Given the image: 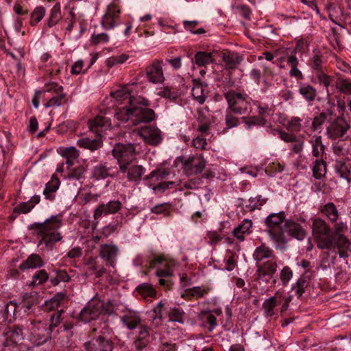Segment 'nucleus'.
Masks as SVG:
<instances>
[{
  "mask_svg": "<svg viewBox=\"0 0 351 351\" xmlns=\"http://www.w3.org/2000/svg\"><path fill=\"white\" fill-rule=\"evenodd\" d=\"M62 224L61 215H53L43 223L32 224V228L38 236L41 237L38 245H45V248L47 250H52L55 244L62 239V236L59 232Z\"/></svg>",
  "mask_w": 351,
  "mask_h": 351,
  "instance_id": "nucleus-1",
  "label": "nucleus"
},
{
  "mask_svg": "<svg viewBox=\"0 0 351 351\" xmlns=\"http://www.w3.org/2000/svg\"><path fill=\"white\" fill-rule=\"evenodd\" d=\"M286 220V215L283 211L271 213L265 219V224L267 226L265 232L276 246H280L287 243V239L285 235H283L282 230Z\"/></svg>",
  "mask_w": 351,
  "mask_h": 351,
  "instance_id": "nucleus-2",
  "label": "nucleus"
},
{
  "mask_svg": "<svg viewBox=\"0 0 351 351\" xmlns=\"http://www.w3.org/2000/svg\"><path fill=\"white\" fill-rule=\"evenodd\" d=\"M312 232L319 249L332 250L335 252L332 232L324 219L316 218L313 220Z\"/></svg>",
  "mask_w": 351,
  "mask_h": 351,
  "instance_id": "nucleus-3",
  "label": "nucleus"
},
{
  "mask_svg": "<svg viewBox=\"0 0 351 351\" xmlns=\"http://www.w3.org/2000/svg\"><path fill=\"white\" fill-rule=\"evenodd\" d=\"M130 105H132V125L151 122L154 119L155 112L152 109L147 108L149 102L145 98L141 96L131 98Z\"/></svg>",
  "mask_w": 351,
  "mask_h": 351,
  "instance_id": "nucleus-4",
  "label": "nucleus"
},
{
  "mask_svg": "<svg viewBox=\"0 0 351 351\" xmlns=\"http://www.w3.org/2000/svg\"><path fill=\"white\" fill-rule=\"evenodd\" d=\"M27 339L34 346H40L51 339V332L47 323L33 320L27 324Z\"/></svg>",
  "mask_w": 351,
  "mask_h": 351,
  "instance_id": "nucleus-5",
  "label": "nucleus"
},
{
  "mask_svg": "<svg viewBox=\"0 0 351 351\" xmlns=\"http://www.w3.org/2000/svg\"><path fill=\"white\" fill-rule=\"evenodd\" d=\"M112 308L110 302L105 304L103 301L93 298L81 311L79 318L84 322H88L97 319L101 314H110Z\"/></svg>",
  "mask_w": 351,
  "mask_h": 351,
  "instance_id": "nucleus-6",
  "label": "nucleus"
},
{
  "mask_svg": "<svg viewBox=\"0 0 351 351\" xmlns=\"http://www.w3.org/2000/svg\"><path fill=\"white\" fill-rule=\"evenodd\" d=\"M112 155L117 160L121 171L125 173L128 166L136 157L134 145L132 143H117L112 149Z\"/></svg>",
  "mask_w": 351,
  "mask_h": 351,
  "instance_id": "nucleus-7",
  "label": "nucleus"
},
{
  "mask_svg": "<svg viewBox=\"0 0 351 351\" xmlns=\"http://www.w3.org/2000/svg\"><path fill=\"white\" fill-rule=\"evenodd\" d=\"M228 110L237 114H244L250 111L251 103L246 95L234 90H229L224 95Z\"/></svg>",
  "mask_w": 351,
  "mask_h": 351,
  "instance_id": "nucleus-8",
  "label": "nucleus"
},
{
  "mask_svg": "<svg viewBox=\"0 0 351 351\" xmlns=\"http://www.w3.org/2000/svg\"><path fill=\"white\" fill-rule=\"evenodd\" d=\"M347 230V225L343 222L336 223L335 231L332 232V238L335 244V250H338V254L341 258L348 257V251L350 250L351 243L349 239L343 234Z\"/></svg>",
  "mask_w": 351,
  "mask_h": 351,
  "instance_id": "nucleus-9",
  "label": "nucleus"
},
{
  "mask_svg": "<svg viewBox=\"0 0 351 351\" xmlns=\"http://www.w3.org/2000/svg\"><path fill=\"white\" fill-rule=\"evenodd\" d=\"M350 128V123H348L343 117H334L332 114V119H330L326 127V135L332 140L342 138Z\"/></svg>",
  "mask_w": 351,
  "mask_h": 351,
  "instance_id": "nucleus-10",
  "label": "nucleus"
},
{
  "mask_svg": "<svg viewBox=\"0 0 351 351\" xmlns=\"http://www.w3.org/2000/svg\"><path fill=\"white\" fill-rule=\"evenodd\" d=\"M182 165V169L187 176L195 175L201 173L205 168L206 162L199 156H193L189 158L181 156L177 158Z\"/></svg>",
  "mask_w": 351,
  "mask_h": 351,
  "instance_id": "nucleus-11",
  "label": "nucleus"
},
{
  "mask_svg": "<svg viewBox=\"0 0 351 351\" xmlns=\"http://www.w3.org/2000/svg\"><path fill=\"white\" fill-rule=\"evenodd\" d=\"M150 267L157 269L156 275L160 278L159 283L160 285H165L167 282L164 278L173 276V270L170 264L164 256L154 258L150 262Z\"/></svg>",
  "mask_w": 351,
  "mask_h": 351,
  "instance_id": "nucleus-12",
  "label": "nucleus"
},
{
  "mask_svg": "<svg viewBox=\"0 0 351 351\" xmlns=\"http://www.w3.org/2000/svg\"><path fill=\"white\" fill-rule=\"evenodd\" d=\"M277 267L276 256L263 263H256V279L268 282L276 273Z\"/></svg>",
  "mask_w": 351,
  "mask_h": 351,
  "instance_id": "nucleus-13",
  "label": "nucleus"
},
{
  "mask_svg": "<svg viewBox=\"0 0 351 351\" xmlns=\"http://www.w3.org/2000/svg\"><path fill=\"white\" fill-rule=\"evenodd\" d=\"M138 134L145 143L152 146L158 145L162 139L160 130L153 125L141 128L138 131Z\"/></svg>",
  "mask_w": 351,
  "mask_h": 351,
  "instance_id": "nucleus-14",
  "label": "nucleus"
},
{
  "mask_svg": "<svg viewBox=\"0 0 351 351\" xmlns=\"http://www.w3.org/2000/svg\"><path fill=\"white\" fill-rule=\"evenodd\" d=\"M86 351H112L114 343L106 337L99 336L84 344Z\"/></svg>",
  "mask_w": 351,
  "mask_h": 351,
  "instance_id": "nucleus-15",
  "label": "nucleus"
},
{
  "mask_svg": "<svg viewBox=\"0 0 351 351\" xmlns=\"http://www.w3.org/2000/svg\"><path fill=\"white\" fill-rule=\"evenodd\" d=\"M121 13V7L108 5L101 19V26L105 29H112L117 24Z\"/></svg>",
  "mask_w": 351,
  "mask_h": 351,
  "instance_id": "nucleus-16",
  "label": "nucleus"
},
{
  "mask_svg": "<svg viewBox=\"0 0 351 351\" xmlns=\"http://www.w3.org/2000/svg\"><path fill=\"white\" fill-rule=\"evenodd\" d=\"M122 206L123 204L119 200H111L106 204H101L94 211V219L98 220L103 215L116 214L121 209Z\"/></svg>",
  "mask_w": 351,
  "mask_h": 351,
  "instance_id": "nucleus-17",
  "label": "nucleus"
},
{
  "mask_svg": "<svg viewBox=\"0 0 351 351\" xmlns=\"http://www.w3.org/2000/svg\"><path fill=\"white\" fill-rule=\"evenodd\" d=\"M162 64V61L156 59L146 67L145 73L149 82L156 84L165 80Z\"/></svg>",
  "mask_w": 351,
  "mask_h": 351,
  "instance_id": "nucleus-18",
  "label": "nucleus"
},
{
  "mask_svg": "<svg viewBox=\"0 0 351 351\" xmlns=\"http://www.w3.org/2000/svg\"><path fill=\"white\" fill-rule=\"evenodd\" d=\"M119 248L114 244H102L99 248V256L107 266L114 267L117 261Z\"/></svg>",
  "mask_w": 351,
  "mask_h": 351,
  "instance_id": "nucleus-19",
  "label": "nucleus"
},
{
  "mask_svg": "<svg viewBox=\"0 0 351 351\" xmlns=\"http://www.w3.org/2000/svg\"><path fill=\"white\" fill-rule=\"evenodd\" d=\"M283 235L287 233L291 237L302 241L306 236V231L297 221L292 219L285 221L282 228Z\"/></svg>",
  "mask_w": 351,
  "mask_h": 351,
  "instance_id": "nucleus-20",
  "label": "nucleus"
},
{
  "mask_svg": "<svg viewBox=\"0 0 351 351\" xmlns=\"http://www.w3.org/2000/svg\"><path fill=\"white\" fill-rule=\"evenodd\" d=\"M5 340L4 341L3 347H12L20 343L24 338L21 326L14 325L5 333Z\"/></svg>",
  "mask_w": 351,
  "mask_h": 351,
  "instance_id": "nucleus-21",
  "label": "nucleus"
},
{
  "mask_svg": "<svg viewBox=\"0 0 351 351\" xmlns=\"http://www.w3.org/2000/svg\"><path fill=\"white\" fill-rule=\"evenodd\" d=\"M332 149L335 155L349 158L351 157V137L348 136L346 138H339L332 144Z\"/></svg>",
  "mask_w": 351,
  "mask_h": 351,
  "instance_id": "nucleus-22",
  "label": "nucleus"
},
{
  "mask_svg": "<svg viewBox=\"0 0 351 351\" xmlns=\"http://www.w3.org/2000/svg\"><path fill=\"white\" fill-rule=\"evenodd\" d=\"M123 324L130 330L136 328L141 323V318L138 312L125 308L121 316Z\"/></svg>",
  "mask_w": 351,
  "mask_h": 351,
  "instance_id": "nucleus-23",
  "label": "nucleus"
},
{
  "mask_svg": "<svg viewBox=\"0 0 351 351\" xmlns=\"http://www.w3.org/2000/svg\"><path fill=\"white\" fill-rule=\"evenodd\" d=\"M110 125V120L104 116H97L89 122L90 131L101 136H102L101 132L109 128Z\"/></svg>",
  "mask_w": 351,
  "mask_h": 351,
  "instance_id": "nucleus-24",
  "label": "nucleus"
},
{
  "mask_svg": "<svg viewBox=\"0 0 351 351\" xmlns=\"http://www.w3.org/2000/svg\"><path fill=\"white\" fill-rule=\"evenodd\" d=\"M226 69H235L243 61V56L238 53L227 51L221 55Z\"/></svg>",
  "mask_w": 351,
  "mask_h": 351,
  "instance_id": "nucleus-25",
  "label": "nucleus"
},
{
  "mask_svg": "<svg viewBox=\"0 0 351 351\" xmlns=\"http://www.w3.org/2000/svg\"><path fill=\"white\" fill-rule=\"evenodd\" d=\"M272 64H263V76L265 77L263 83L264 84V88L265 90H267L271 86L274 85L272 81H277L276 77L278 76V73L276 71L275 66Z\"/></svg>",
  "mask_w": 351,
  "mask_h": 351,
  "instance_id": "nucleus-26",
  "label": "nucleus"
},
{
  "mask_svg": "<svg viewBox=\"0 0 351 351\" xmlns=\"http://www.w3.org/2000/svg\"><path fill=\"white\" fill-rule=\"evenodd\" d=\"M276 256L274 251L265 244H261L257 247L253 253V258L256 261V263H261L265 259L269 260Z\"/></svg>",
  "mask_w": 351,
  "mask_h": 351,
  "instance_id": "nucleus-27",
  "label": "nucleus"
},
{
  "mask_svg": "<svg viewBox=\"0 0 351 351\" xmlns=\"http://www.w3.org/2000/svg\"><path fill=\"white\" fill-rule=\"evenodd\" d=\"M77 145L80 147L95 151L102 146L101 136L97 135L95 138H90V137L82 138L77 141Z\"/></svg>",
  "mask_w": 351,
  "mask_h": 351,
  "instance_id": "nucleus-28",
  "label": "nucleus"
},
{
  "mask_svg": "<svg viewBox=\"0 0 351 351\" xmlns=\"http://www.w3.org/2000/svg\"><path fill=\"white\" fill-rule=\"evenodd\" d=\"M310 144L312 147V154L317 158H322L324 154H325V145L322 141V137L321 136L315 135L311 137L309 141Z\"/></svg>",
  "mask_w": 351,
  "mask_h": 351,
  "instance_id": "nucleus-29",
  "label": "nucleus"
},
{
  "mask_svg": "<svg viewBox=\"0 0 351 351\" xmlns=\"http://www.w3.org/2000/svg\"><path fill=\"white\" fill-rule=\"evenodd\" d=\"M282 297V294L280 291H276L274 296L269 298L263 302V309L265 316L271 317L274 315V308Z\"/></svg>",
  "mask_w": 351,
  "mask_h": 351,
  "instance_id": "nucleus-30",
  "label": "nucleus"
},
{
  "mask_svg": "<svg viewBox=\"0 0 351 351\" xmlns=\"http://www.w3.org/2000/svg\"><path fill=\"white\" fill-rule=\"evenodd\" d=\"M287 64L291 67L289 75L291 77H295L298 80L304 78L302 72L298 68L299 61L295 54L289 55L287 58Z\"/></svg>",
  "mask_w": 351,
  "mask_h": 351,
  "instance_id": "nucleus-31",
  "label": "nucleus"
},
{
  "mask_svg": "<svg viewBox=\"0 0 351 351\" xmlns=\"http://www.w3.org/2000/svg\"><path fill=\"white\" fill-rule=\"evenodd\" d=\"M60 185V180L54 175L51 177L49 182L46 184L45 189L43 191V195L49 200H53L55 198V193Z\"/></svg>",
  "mask_w": 351,
  "mask_h": 351,
  "instance_id": "nucleus-32",
  "label": "nucleus"
},
{
  "mask_svg": "<svg viewBox=\"0 0 351 351\" xmlns=\"http://www.w3.org/2000/svg\"><path fill=\"white\" fill-rule=\"evenodd\" d=\"M319 210L322 214L326 215L331 222H337L339 217V211L333 203L329 202L320 208Z\"/></svg>",
  "mask_w": 351,
  "mask_h": 351,
  "instance_id": "nucleus-33",
  "label": "nucleus"
},
{
  "mask_svg": "<svg viewBox=\"0 0 351 351\" xmlns=\"http://www.w3.org/2000/svg\"><path fill=\"white\" fill-rule=\"evenodd\" d=\"M332 112L331 110H326L322 112L319 115L314 117L312 122V128L317 131L321 128L322 124L327 121L328 123L332 119Z\"/></svg>",
  "mask_w": 351,
  "mask_h": 351,
  "instance_id": "nucleus-34",
  "label": "nucleus"
},
{
  "mask_svg": "<svg viewBox=\"0 0 351 351\" xmlns=\"http://www.w3.org/2000/svg\"><path fill=\"white\" fill-rule=\"evenodd\" d=\"M43 263L41 258L37 254H32L30 255L27 259L23 262L19 268L21 270H25L27 269H34L36 267H40L43 266Z\"/></svg>",
  "mask_w": 351,
  "mask_h": 351,
  "instance_id": "nucleus-35",
  "label": "nucleus"
},
{
  "mask_svg": "<svg viewBox=\"0 0 351 351\" xmlns=\"http://www.w3.org/2000/svg\"><path fill=\"white\" fill-rule=\"evenodd\" d=\"M64 298L65 295L62 293L56 294L51 300L45 302L43 306L44 311H51L58 308Z\"/></svg>",
  "mask_w": 351,
  "mask_h": 351,
  "instance_id": "nucleus-36",
  "label": "nucleus"
},
{
  "mask_svg": "<svg viewBox=\"0 0 351 351\" xmlns=\"http://www.w3.org/2000/svg\"><path fill=\"white\" fill-rule=\"evenodd\" d=\"M38 302L36 293H25L22 297V301L20 302L19 308H24V311L27 312Z\"/></svg>",
  "mask_w": 351,
  "mask_h": 351,
  "instance_id": "nucleus-37",
  "label": "nucleus"
},
{
  "mask_svg": "<svg viewBox=\"0 0 351 351\" xmlns=\"http://www.w3.org/2000/svg\"><path fill=\"white\" fill-rule=\"evenodd\" d=\"M195 64L198 66H206L214 62L211 53L198 51L195 55Z\"/></svg>",
  "mask_w": 351,
  "mask_h": 351,
  "instance_id": "nucleus-38",
  "label": "nucleus"
},
{
  "mask_svg": "<svg viewBox=\"0 0 351 351\" xmlns=\"http://www.w3.org/2000/svg\"><path fill=\"white\" fill-rule=\"evenodd\" d=\"M252 226V222L250 219H244L243 222L233 230V234L239 240L243 241L244 234L248 232Z\"/></svg>",
  "mask_w": 351,
  "mask_h": 351,
  "instance_id": "nucleus-39",
  "label": "nucleus"
},
{
  "mask_svg": "<svg viewBox=\"0 0 351 351\" xmlns=\"http://www.w3.org/2000/svg\"><path fill=\"white\" fill-rule=\"evenodd\" d=\"M128 173V179L130 181L138 182L141 180L143 173L144 169L140 165H129L125 171Z\"/></svg>",
  "mask_w": 351,
  "mask_h": 351,
  "instance_id": "nucleus-40",
  "label": "nucleus"
},
{
  "mask_svg": "<svg viewBox=\"0 0 351 351\" xmlns=\"http://www.w3.org/2000/svg\"><path fill=\"white\" fill-rule=\"evenodd\" d=\"M326 62L322 53L319 50H314L311 58V68L313 71L320 72L322 71L323 65Z\"/></svg>",
  "mask_w": 351,
  "mask_h": 351,
  "instance_id": "nucleus-41",
  "label": "nucleus"
},
{
  "mask_svg": "<svg viewBox=\"0 0 351 351\" xmlns=\"http://www.w3.org/2000/svg\"><path fill=\"white\" fill-rule=\"evenodd\" d=\"M67 102L68 99L66 97V93H62L54 95L47 101L45 106L46 108H56L64 106L66 104Z\"/></svg>",
  "mask_w": 351,
  "mask_h": 351,
  "instance_id": "nucleus-42",
  "label": "nucleus"
},
{
  "mask_svg": "<svg viewBox=\"0 0 351 351\" xmlns=\"http://www.w3.org/2000/svg\"><path fill=\"white\" fill-rule=\"evenodd\" d=\"M93 176L97 180L105 179L109 176H112L114 173H111V169L107 168L104 164H99L93 169Z\"/></svg>",
  "mask_w": 351,
  "mask_h": 351,
  "instance_id": "nucleus-43",
  "label": "nucleus"
},
{
  "mask_svg": "<svg viewBox=\"0 0 351 351\" xmlns=\"http://www.w3.org/2000/svg\"><path fill=\"white\" fill-rule=\"evenodd\" d=\"M299 93L308 102L313 101L317 96L316 89L314 88L311 85L306 84L300 85Z\"/></svg>",
  "mask_w": 351,
  "mask_h": 351,
  "instance_id": "nucleus-44",
  "label": "nucleus"
},
{
  "mask_svg": "<svg viewBox=\"0 0 351 351\" xmlns=\"http://www.w3.org/2000/svg\"><path fill=\"white\" fill-rule=\"evenodd\" d=\"M131 90L129 88V86L126 85L121 88L111 93V96L113 97L116 100L123 101L124 100H128L129 106H130V99L135 98L134 96H131Z\"/></svg>",
  "mask_w": 351,
  "mask_h": 351,
  "instance_id": "nucleus-45",
  "label": "nucleus"
},
{
  "mask_svg": "<svg viewBox=\"0 0 351 351\" xmlns=\"http://www.w3.org/2000/svg\"><path fill=\"white\" fill-rule=\"evenodd\" d=\"M62 19L60 4L56 3L52 8L47 22V26L52 27Z\"/></svg>",
  "mask_w": 351,
  "mask_h": 351,
  "instance_id": "nucleus-46",
  "label": "nucleus"
},
{
  "mask_svg": "<svg viewBox=\"0 0 351 351\" xmlns=\"http://www.w3.org/2000/svg\"><path fill=\"white\" fill-rule=\"evenodd\" d=\"M326 173V163L323 158H317L313 167V175L315 178L320 179Z\"/></svg>",
  "mask_w": 351,
  "mask_h": 351,
  "instance_id": "nucleus-47",
  "label": "nucleus"
},
{
  "mask_svg": "<svg viewBox=\"0 0 351 351\" xmlns=\"http://www.w3.org/2000/svg\"><path fill=\"white\" fill-rule=\"evenodd\" d=\"M165 304L162 301L159 302L157 305L153 308L152 313V324L156 326H158L162 324V311L164 308Z\"/></svg>",
  "mask_w": 351,
  "mask_h": 351,
  "instance_id": "nucleus-48",
  "label": "nucleus"
},
{
  "mask_svg": "<svg viewBox=\"0 0 351 351\" xmlns=\"http://www.w3.org/2000/svg\"><path fill=\"white\" fill-rule=\"evenodd\" d=\"M192 95L193 98L200 104H202L206 99V95L203 86L199 82H195L192 88Z\"/></svg>",
  "mask_w": 351,
  "mask_h": 351,
  "instance_id": "nucleus-49",
  "label": "nucleus"
},
{
  "mask_svg": "<svg viewBox=\"0 0 351 351\" xmlns=\"http://www.w3.org/2000/svg\"><path fill=\"white\" fill-rule=\"evenodd\" d=\"M139 294L145 299L147 298H154L156 296V291L152 285L143 283L136 288Z\"/></svg>",
  "mask_w": 351,
  "mask_h": 351,
  "instance_id": "nucleus-50",
  "label": "nucleus"
},
{
  "mask_svg": "<svg viewBox=\"0 0 351 351\" xmlns=\"http://www.w3.org/2000/svg\"><path fill=\"white\" fill-rule=\"evenodd\" d=\"M335 169L341 178L347 180L348 182L350 181V171L345 162L342 160H337Z\"/></svg>",
  "mask_w": 351,
  "mask_h": 351,
  "instance_id": "nucleus-51",
  "label": "nucleus"
},
{
  "mask_svg": "<svg viewBox=\"0 0 351 351\" xmlns=\"http://www.w3.org/2000/svg\"><path fill=\"white\" fill-rule=\"evenodd\" d=\"M132 105L128 108H119L115 113L117 119L123 122H129L132 124Z\"/></svg>",
  "mask_w": 351,
  "mask_h": 351,
  "instance_id": "nucleus-52",
  "label": "nucleus"
},
{
  "mask_svg": "<svg viewBox=\"0 0 351 351\" xmlns=\"http://www.w3.org/2000/svg\"><path fill=\"white\" fill-rule=\"evenodd\" d=\"M45 14V9L43 6L36 7L31 14L29 23L32 26H35L44 17Z\"/></svg>",
  "mask_w": 351,
  "mask_h": 351,
  "instance_id": "nucleus-53",
  "label": "nucleus"
},
{
  "mask_svg": "<svg viewBox=\"0 0 351 351\" xmlns=\"http://www.w3.org/2000/svg\"><path fill=\"white\" fill-rule=\"evenodd\" d=\"M158 95L170 101H175L178 97V92L169 86L160 88L158 92Z\"/></svg>",
  "mask_w": 351,
  "mask_h": 351,
  "instance_id": "nucleus-54",
  "label": "nucleus"
},
{
  "mask_svg": "<svg viewBox=\"0 0 351 351\" xmlns=\"http://www.w3.org/2000/svg\"><path fill=\"white\" fill-rule=\"evenodd\" d=\"M184 312L180 308L173 307L169 311V319L171 322H176L180 324L184 322Z\"/></svg>",
  "mask_w": 351,
  "mask_h": 351,
  "instance_id": "nucleus-55",
  "label": "nucleus"
},
{
  "mask_svg": "<svg viewBox=\"0 0 351 351\" xmlns=\"http://www.w3.org/2000/svg\"><path fill=\"white\" fill-rule=\"evenodd\" d=\"M64 313L63 310L58 311L50 315V324L48 326L49 330L52 333L54 329L60 325L62 321V314Z\"/></svg>",
  "mask_w": 351,
  "mask_h": 351,
  "instance_id": "nucleus-56",
  "label": "nucleus"
},
{
  "mask_svg": "<svg viewBox=\"0 0 351 351\" xmlns=\"http://www.w3.org/2000/svg\"><path fill=\"white\" fill-rule=\"evenodd\" d=\"M210 288H202L200 287H193L186 291V294L189 296L195 297L197 298H203L210 291Z\"/></svg>",
  "mask_w": 351,
  "mask_h": 351,
  "instance_id": "nucleus-57",
  "label": "nucleus"
},
{
  "mask_svg": "<svg viewBox=\"0 0 351 351\" xmlns=\"http://www.w3.org/2000/svg\"><path fill=\"white\" fill-rule=\"evenodd\" d=\"M128 58L129 56L127 54L114 56L108 58L106 61V64L108 67L111 68L117 64L124 63Z\"/></svg>",
  "mask_w": 351,
  "mask_h": 351,
  "instance_id": "nucleus-58",
  "label": "nucleus"
},
{
  "mask_svg": "<svg viewBox=\"0 0 351 351\" xmlns=\"http://www.w3.org/2000/svg\"><path fill=\"white\" fill-rule=\"evenodd\" d=\"M87 264L89 269L95 274L97 278L101 277L106 272V269L103 265H99L93 260L89 261Z\"/></svg>",
  "mask_w": 351,
  "mask_h": 351,
  "instance_id": "nucleus-59",
  "label": "nucleus"
},
{
  "mask_svg": "<svg viewBox=\"0 0 351 351\" xmlns=\"http://www.w3.org/2000/svg\"><path fill=\"white\" fill-rule=\"evenodd\" d=\"M242 119L245 124L247 126L248 129H250L254 125H264L265 123V120L261 117H243Z\"/></svg>",
  "mask_w": 351,
  "mask_h": 351,
  "instance_id": "nucleus-60",
  "label": "nucleus"
},
{
  "mask_svg": "<svg viewBox=\"0 0 351 351\" xmlns=\"http://www.w3.org/2000/svg\"><path fill=\"white\" fill-rule=\"evenodd\" d=\"M233 112L227 110L225 116V121L227 128L230 129L237 127L239 123V119L233 114Z\"/></svg>",
  "mask_w": 351,
  "mask_h": 351,
  "instance_id": "nucleus-61",
  "label": "nucleus"
},
{
  "mask_svg": "<svg viewBox=\"0 0 351 351\" xmlns=\"http://www.w3.org/2000/svg\"><path fill=\"white\" fill-rule=\"evenodd\" d=\"M235 12L245 19H250L252 11L250 8L246 5L237 4L233 6Z\"/></svg>",
  "mask_w": 351,
  "mask_h": 351,
  "instance_id": "nucleus-62",
  "label": "nucleus"
},
{
  "mask_svg": "<svg viewBox=\"0 0 351 351\" xmlns=\"http://www.w3.org/2000/svg\"><path fill=\"white\" fill-rule=\"evenodd\" d=\"M336 86L339 90L345 94H351V82L339 78L336 82Z\"/></svg>",
  "mask_w": 351,
  "mask_h": 351,
  "instance_id": "nucleus-63",
  "label": "nucleus"
},
{
  "mask_svg": "<svg viewBox=\"0 0 351 351\" xmlns=\"http://www.w3.org/2000/svg\"><path fill=\"white\" fill-rule=\"evenodd\" d=\"M293 277V271L288 266H285L280 272V279L283 286H287Z\"/></svg>",
  "mask_w": 351,
  "mask_h": 351,
  "instance_id": "nucleus-64",
  "label": "nucleus"
}]
</instances>
